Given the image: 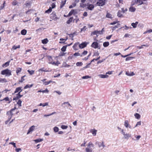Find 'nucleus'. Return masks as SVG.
I'll list each match as a JSON object with an SVG mask.
<instances>
[{"label": "nucleus", "instance_id": "obj_1", "mask_svg": "<svg viewBox=\"0 0 152 152\" xmlns=\"http://www.w3.org/2000/svg\"><path fill=\"white\" fill-rule=\"evenodd\" d=\"M1 74L2 75H6L8 76H9L11 75V71L8 69H6L2 71Z\"/></svg>", "mask_w": 152, "mask_h": 152}, {"label": "nucleus", "instance_id": "obj_2", "mask_svg": "<svg viewBox=\"0 0 152 152\" xmlns=\"http://www.w3.org/2000/svg\"><path fill=\"white\" fill-rule=\"evenodd\" d=\"M121 133L123 135L124 138L125 139L128 140L129 138L131 137V134L129 133H125V132H124L123 129L121 130Z\"/></svg>", "mask_w": 152, "mask_h": 152}, {"label": "nucleus", "instance_id": "obj_3", "mask_svg": "<svg viewBox=\"0 0 152 152\" xmlns=\"http://www.w3.org/2000/svg\"><path fill=\"white\" fill-rule=\"evenodd\" d=\"M105 0H99L96 3V4L99 6H102L105 5Z\"/></svg>", "mask_w": 152, "mask_h": 152}, {"label": "nucleus", "instance_id": "obj_4", "mask_svg": "<svg viewBox=\"0 0 152 152\" xmlns=\"http://www.w3.org/2000/svg\"><path fill=\"white\" fill-rule=\"evenodd\" d=\"M91 47L95 49L98 48L99 49H100V47H99L98 44L96 42H93L91 45Z\"/></svg>", "mask_w": 152, "mask_h": 152}, {"label": "nucleus", "instance_id": "obj_5", "mask_svg": "<svg viewBox=\"0 0 152 152\" xmlns=\"http://www.w3.org/2000/svg\"><path fill=\"white\" fill-rule=\"evenodd\" d=\"M88 44V43L86 42H82L81 44L79 45L80 48L82 49L86 47L87 45Z\"/></svg>", "mask_w": 152, "mask_h": 152}, {"label": "nucleus", "instance_id": "obj_6", "mask_svg": "<svg viewBox=\"0 0 152 152\" xmlns=\"http://www.w3.org/2000/svg\"><path fill=\"white\" fill-rule=\"evenodd\" d=\"M50 18L55 21L58 19V18L56 17V13L54 12H53L51 14Z\"/></svg>", "mask_w": 152, "mask_h": 152}, {"label": "nucleus", "instance_id": "obj_7", "mask_svg": "<svg viewBox=\"0 0 152 152\" xmlns=\"http://www.w3.org/2000/svg\"><path fill=\"white\" fill-rule=\"evenodd\" d=\"M77 13V11L76 10H72L69 12L68 15V16H70L72 14H75Z\"/></svg>", "mask_w": 152, "mask_h": 152}, {"label": "nucleus", "instance_id": "obj_8", "mask_svg": "<svg viewBox=\"0 0 152 152\" xmlns=\"http://www.w3.org/2000/svg\"><path fill=\"white\" fill-rule=\"evenodd\" d=\"M124 125L126 128L129 127L130 129H132L131 126L129 124L128 121L127 120H125Z\"/></svg>", "mask_w": 152, "mask_h": 152}, {"label": "nucleus", "instance_id": "obj_9", "mask_svg": "<svg viewBox=\"0 0 152 152\" xmlns=\"http://www.w3.org/2000/svg\"><path fill=\"white\" fill-rule=\"evenodd\" d=\"M35 126H31L29 129L27 133V134H28L34 130Z\"/></svg>", "mask_w": 152, "mask_h": 152}, {"label": "nucleus", "instance_id": "obj_10", "mask_svg": "<svg viewBox=\"0 0 152 152\" xmlns=\"http://www.w3.org/2000/svg\"><path fill=\"white\" fill-rule=\"evenodd\" d=\"M20 92H19L17 94V96L15 98L13 99V100H15L20 98V97L23 96V95H21L20 94Z\"/></svg>", "mask_w": 152, "mask_h": 152}, {"label": "nucleus", "instance_id": "obj_11", "mask_svg": "<svg viewBox=\"0 0 152 152\" xmlns=\"http://www.w3.org/2000/svg\"><path fill=\"white\" fill-rule=\"evenodd\" d=\"M96 143L98 144L99 147L100 148L101 147H102L103 148H104L105 147V145L104 144L103 142H102V143L97 142Z\"/></svg>", "mask_w": 152, "mask_h": 152}, {"label": "nucleus", "instance_id": "obj_12", "mask_svg": "<svg viewBox=\"0 0 152 152\" xmlns=\"http://www.w3.org/2000/svg\"><path fill=\"white\" fill-rule=\"evenodd\" d=\"M126 74L129 76H132L134 75V74L133 72L127 71L126 72Z\"/></svg>", "mask_w": 152, "mask_h": 152}, {"label": "nucleus", "instance_id": "obj_13", "mask_svg": "<svg viewBox=\"0 0 152 152\" xmlns=\"http://www.w3.org/2000/svg\"><path fill=\"white\" fill-rule=\"evenodd\" d=\"M94 7V5L92 4H89L87 7V8L91 10H93Z\"/></svg>", "mask_w": 152, "mask_h": 152}, {"label": "nucleus", "instance_id": "obj_14", "mask_svg": "<svg viewBox=\"0 0 152 152\" xmlns=\"http://www.w3.org/2000/svg\"><path fill=\"white\" fill-rule=\"evenodd\" d=\"M22 91V89H21V87H19L15 89V90L14 92L15 93H17L18 92H20Z\"/></svg>", "mask_w": 152, "mask_h": 152}, {"label": "nucleus", "instance_id": "obj_15", "mask_svg": "<svg viewBox=\"0 0 152 152\" xmlns=\"http://www.w3.org/2000/svg\"><path fill=\"white\" fill-rule=\"evenodd\" d=\"M48 42V40L47 38L45 39L42 40V42L44 44H46Z\"/></svg>", "mask_w": 152, "mask_h": 152}, {"label": "nucleus", "instance_id": "obj_16", "mask_svg": "<svg viewBox=\"0 0 152 152\" xmlns=\"http://www.w3.org/2000/svg\"><path fill=\"white\" fill-rule=\"evenodd\" d=\"M79 43L77 42L75 43L74 45H73V48L75 50H77V46L79 45Z\"/></svg>", "mask_w": 152, "mask_h": 152}, {"label": "nucleus", "instance_id": "obj_17", "mask_svg": "<svg viewBox=\"0 0 152 152\" xmlns=\"http://www.w3.org/2000/svg\"><path fill=\"white\" fill-rule=\"evenodd\" d=\"M66 0H65L64 1H62L61 3L60 4V8H61L63 7L64 6V5L65 4L66 2Z\"/></svg>", "mask_w": 152, "mask_h": 152}, {"label": "nucleus", "instance_id": "obj_18", "mask_svg": "<svg viewBox=\"0 0 152 152\" xmlns=\"http://www.w3.org/2000/svg\"><path fill=\"white\" fill-rule=\"evenodd\" d=\"M136 8L133 7H130L129 9V11L131 12H134L135 11Z\"/></svg>", "mask_w": 152, "mask_h": 152}, {"label": "nucleus", "instance_id": "obj_19", "mask_svg": "<svg viewBox=\"0 0 152 152\" xmlns=\"http://www.w3.org/2000/svg\"><path fill=\"white\" fill-rule=\"evenodd\" d=\"M100 77L101 78H107L108 77V76L107 75H99Z\"/></svg>", "mask_w": 152, "mask_h": 152}, {"label": "nucleus", "instance_id": "obj_20", "mask_svg": "<svg viewBox=\"0 0 152 152\" xmlns=\"http://www.w3.org/2000/svg\"><path fill=\"white\" fill-rule=\"evenodd\" d=\"M138 23V22L136 21L135 23H132L131 24V25L132 26L133 28H135L136 27Z\"/></svg>", "mask_w": 152, "mask_h": 152}, {"label": "nucleus", "instance_id": "obj_21", "mask_svg": "<svg viewBox=\"0 0 152 152\" xmlns=\"http://www.w3.org/2000/svg\"><path fill=\"white\" fill-rule=\"evenodd\" d=\"M3 100H4L6 101H9V102H8V103H10L11 102V100H10V99L8 97H6Z\"/></svg>", "mask_w": 152, "mask_h": 152}, {"label": "nucleus", "instance_id": "obj_22", "mask_svg": "<svg viewBox=\"0 0 152 152\" xmlns=\"http://www.w3.org/2000/svg\"><path fill=\"white\" fill-rule=\"evenodd\" d=\"M33 86V84H31V85L27 84L25 86L24 88V89H26L28 88L31 87Z\"/></svg>", "mask_w": 152, "mask_h": 152}, {"label": "nucleus", "instance_id": "obj_23", "mask_svg": "<svg viewBox=\"0 0 152 152\" xmlns=\"http://www.w3.org/2000/svg\"><path fill=\"white\" fill-rule=\"evenodd\" d=\"M109 45V43L108 42H105L103 43V45L105 47H107Z\"/></svg>", "mask_w": 152, "mask_h": 152}, {"label": "nucleus", "instance_id": "obj_24", "mask_svg": "<svg viewBox=\"0 0 152 152\" xmlns=\"http://www.w3.org/2000/svg\"><path fill=\"white\" fill-rule=\"evenodd\" d=\"M52 11V9L51 7H50L49 9L47 10H46L45 12V13H50Z\"/></svg>", "mask_w": 152, "mask_h": 152}, {"label": "nucleus", "instance_id": "obj_25", "mask_svg": "<svg viewBox=\"0 0 152 152\" xmlns=\"http://www.w3.org/2000/svg\"><path fill=\"white\" fill-rule=\"evenodd\" d=\"M48 91H48V89L47 88H46L45 90L41 91V90H40L38 91V92H42L43 93H48Z\"/></svg>", "mask_w": 152, "mask_h": 152}, {"label": "nucleus", "instance_id": "obj_26", "mask_svg": "<svg viewBox=\"0 0 152 152\" xmlns=\"http://www.w3.org/2000/svg\"><path fill=\"white\" fill-rule=\"evenodd\" d=\"M26 32L27 31L25 29H23L21 31V33L23 35H25L26 34Z\"/></svg>", "mask_w": 152, "mask_h": 152}, {"label": "nucleus", "instance_id": "obj_27", "mask_svg": "<svg viewBox=\"0 0 152 152\" xmlns=\"http://www.w3.org/2000/svg\"><path fill=\"white\" fill-rule=\"evenodd\" d=\"M9 63L10 62L8 61L6 62V63L3 64L2 66V67H5L9 65Z\"/></svg>", "mask_w": 152, "mask_h": 152}, {"label": "nucleus", "instance_id": "obj_28", "mask_svg": "<svg viewBox=\"0 0 152 152\" xmlns=\"http://www.w3.org/2000/svg\"><path fill=\"white\" fill-rule=\"evenodd\" d=\"M7 81L6 79L5 78L2 79L1 78H0V83H4L6 82Z\"/></svg>", "mask_w": 152, "mask_h": 152}, {"label": "nucleus", "instance_id": "obj_29", "mask_svg": "<svg viewBox=\"0 0 152 152\" xmlns=\"http://www.w3.org/2000/svg\"><path fill=\"white\" fill-rule=\"evenodd\" d=\"M134 115L135 117L137 119H139L140 117V115L139 114L137 113H136L134 114Z\"/></svg>", "mask_w": 152, "mask_h": 152}, {"label": "nucleus", "instance_id": "obj_30", "mask_svg": "<svg viewBox=\"0 0 152 152\" xmlns=\"http://www.w3.org/2000/svg\"><path fill=\"white\" fill-rule=\"evenodd\" d=\"M73 19V17H70L69 18V20L67 21V22H66L67 23L69 24L70 23H71L72 22Z\"/></svg>", "mask_w": 152, "mask_h": 152}, {"label": "nucleus", "instance_id": "obj_31", "mask_svg": "<svg viewBox=\"0 0 152 152\" xmlns=\"http://www.w3.org/2000/svg\"><path fill=\"white\" fill-rule=\"evenodd\" d=\"M94 146V145L91 142H89L88 145V148H90L91 147H93Z\"/></svg>", "mask_w": 152, "mask_h": 152}, {"label": "nucleus", "instance_id": "obj_32", "mask_svg": "<svg viewBox=\"0 0 152 152\" xmlns=\"http://www.w3.org/2000/svg\"><path fill=\"white\" fill-rule=\"evenodd\" d=\"M121 12L120 10H119L118 12L117 16L121 18L123 17V15H122V14H121Z\"/></svg>", "mask_w": 152, "mask_h": 152}, {"label": "nucleus", "instance_id": "obj_33", "mask_svg": "<svg viewBox=\"0 0 152 152\" xmlns=\"http://www.w3.org/2000/svg\"><path fill=\"white\" fill-rule=\"evenodd\" d=\"M106 17L107 18H112V15L110 14L108 12H107V15H106Z\"/></svg>", "mask_w": 152, "mask_h": 152}, {"label": "nucleus", "instance_id": "obj_34", "mask_svg": "<svg viewBox=\"0 0 152 152\" xmlns=\"http://www.w3.org/2000/svg\"><path fill=\"white\" fill-rule=\"evenodd\" d=\"M67 104L69 106H71L70 104L68 102H64L63 104H62L61 106L62 107H65V106H64V104Z\"/></svg>", "mask_w": 152, "mask_h": 152}, {"label": "nucleus", "instance_id": "obj_35", "mask_svg": "<svg viewBox=\"0 0 152 152\" xmlns=\"http://www.w3.org/2000/svg\"><path fill=\"white\" fill-rule=\"evenodd\" d=\"M43 140V139H36L34 140V141L36 143H38V142L42 141Z\"/></svg>", "mask_w": 152, "mask_h": 152}, {"label": "nucleus", "instance_id": "obj_36", "mask_svg": "<svg viewBox=\"0 0 152 152\" xmlns=\"http://www.w3.org/2000/svg\"><path fill=\"white\" fill-rule=\"evenodd\" d=\"M67 45L64 46L61 49V50L63 52L65 51Z\"/></svg>", "mask_w": 152, "mask_h": 152}, {"label": "nucleus", "instance_id": "obj_37", "mask_svg": "<svg viewBox=\"0 0 152 152\" xmlns=\"http://www.w3.org/2000/svg\"><path fill=\"white\" fill-rule=\"evenodd\" d=\"M86 152H92V150L88 148H86Z\"/></svg>", "mask_w": 152, "mask_h": 152}, {"label": "nucleus", "instance_id": "obj_38", "mask_svg": "<svg viewBox=\"0 0 152 152\" xmlns=\"http://www.w3.org/2000/svg\"><path fill=\"white\" fill-rule=\"evenodd\" d=\"M76 3H73L72 4V5H70V6H69V8L70 9L72 8L73 7H75V6H76Z\"/></svg>", "mask_w": 152, "mask_h": 152}, {"label": "nucleus", "instance_id": "obj_39", "mask_svg": "<svg viewBox=\"0 0 152 152\" xmlns=\"http://www.w3.org/2000/svg\"><path fill=\"white\" fill-rule=\"evenodd\" d=\"M91 77L89 76L88 75H86L85 76H83L82 77V79H87L89 78H91Z\"/></svg>", "mask_w": 152, "mask_h": 152}, {"label": "nucleus", "instance_id": "obj_40", "mask_svg": "<svg viewBox=\"0 0 152 152\" xmlns=\"http://www.w3.org/2000/svg\"><path fill=\"white\" fill-rule=\"evenodd\" d=\"M73 56H80L81 57L82 56V55H81L80 53H75L73 54Z\"/></svg>", "mask_w": 152, "mask_h": 152}, {"label": "nucleus", "instance_id": "obj_41", "mask_svg": "<svg viewBox=\"0 0 152 152\" xmlns=\"http://www.w3.org/2000/svg\"><path fill=\"white\" fill-rule=\"evenodd\" d=\"M83 65V63L82 62H77L76 63V65L77 66H81Z\"/></svg>", "mask_w": 152, "mask_h": 152}, {"label": "nucleus", "instance_id": "obj_42", "mask_svg": "<svg viewBox=\"0 0 152 152\" xmlns=\"http://www.w3.org/2000/svg\"><path fill=\"white\" fill-rule=\"evenodd\" d=\"M27 71L29 72V73L30 74V75H32L33 74L34 72V71L33 70L30 71L28 70Z\"/></svg>", "mask_w": 152, "mask_h": 152}, {"label": "nucleus", "instance_id": "obj_43", "mask_svg": "<svg viewBox=\"0 0 152 152\" xmlns=\"http://www.w3.org/2000/svg\"><path fill=\"white\" fill-rule=\"evenodd\" d=\"M137 1L139 3V5H141L143 4L142 0H137Z\"/></svg>", "mask_w": 152, "mask_h": 152}, {"label": "nucleus", "instance_id": "obj_44", "mask_svg": "<svg viewBox=\"0 0 152 152\" xmlns=\"http://www.w3.org/2000/svg\"><path fill=\"white\" fill-rule=\"evenodd\" d=\"M21 102H22V101H21V100L20 99H19L18 102H17V104L18 105H19V106H21Z\"/></svg>", "mask_w": 152, "mask_h": 152}, {"label": "nucleus", "instance_id": "obj_45", "mask_svg": "<svg viewBox=\"0 0 152 152\" xmlns=\"http://www.w3.org/2000/svg\"><path fill=\"white\" fill-rule=\"evenodd\" d=\"M15 110V109H12L10 110V115L9 116V117H10V116H11V117H12V116L13 115V113H12V111H14Z\"/></svg>", "mask_w": 152, "mask_h": 152}, {"label": "nucleus", "instance_id": "obj_46", "mask_svg": "<svg viewBox=\"0 0 152 152\" xmlns=\"http://www.w3.org/2000/svg\"><path fill=\"white\" fill-rule=\"evenodd\" d=\"M52 81H45L44 82V84L45 85H47L49 84Z\"/></svg>", "mask_w": 152, "mask_h": 152}, {"label": "nucleus", "instance_id": "obj_47", "mask_svg": "<svg viewBox=\"0 0 152 152\" xmlns=\"http://www.w3.org/2000/svg\"><path fill=\"white\" fill-rule=\"evenodd\" d=\"M58 128L57 127H55L54 128V131L55 132H57L58 131Z\"/></svg>", "mask_w": 152, "mask_h": 152}, {"label": "nucleus", "instance_id": "obj_48", "mask_svg": "<svg viewBox=\"0 0 152 152\" xmlns=\"http://www.w3.org/2000/svg\"><path fill=\"white\" fill-rule=\"evenodd\" d=\"M97 132V130H95V129H94L92 132V134L94 136H95L96 134V132Z\"/></svg>", "mask_w": 152, "mask_h": 152}, {"label": "nucleus", "instance_id": "obj_49", "mask_svg": "<svg viewBox=\"0 0 152 152\" xmlns=\"http://www.w3.org/2000/svg\"><path fill=\"white\" fill-rule=\"evenodd\" d=\"M75 34V33H73V34H69L70 37H72V40H73V37H74V35Z\"/></svg>", "mask_w": 152, "mask_h": 152}, {"label": "nucleus", "instance_id": "obj_50", "mask_svg": "<svg viewBox=\"0 0 152 152\" xmlns=\"http://www.w3.org/2000/svg\"><path fill=\"white\" fill-rule=\"evenodd\" d=\"M134 58V57H127L126 59V61H128L129 60H130L132 59V58Z\"/></svg>", "mask_w": 152, "mask_h": 152}, {"label": "nucleus", "instance_id": "obj_51", "mask_svg": "<svg viewBox=\"0 0 152 152\" xmlns=\"http://www.w3.org/2000/svg\"><path fill=\"white\" fill-rule=\"evenodd\" d=\"M61 128L63 129H66L67 128V126L65 125H62L61 126Z\"/></svg>", "mask_w": 152, "mask_h": 152}, {"label": "nucleus", "instance_id": "obj_52", "mask_svg": "<svg viewBox=\"0 0 152 152\" xmlns=\"http://www.w3.org/2000/svg\"><path fill=\"white\" fill-rule=\"evenodd\" d=\"M99 53H98V51L96 52H94L93 56H99Z\"/></svg>", "mask_w": 152, "mask_h": 152}, {"label": "nucleus", "instance_id": "obj_53", "mask_svg": "<svg viewBox=\"0 0 152 152\" xmlns=\"http://www.w3.org/2000/svg\"><path fill=\"white\" fill-rule=\"evenodd\" d=\"M9 144L12 145L14 147L16 148L15 143L14 142H10L9 143Z\"/></svg>", "mask_w": 152, "mask_h": 152}, {"label": "nucleus", "instance_id": "obj_54", "mask_svg": "<svg viewBox=\"0 0 152 152\" xmlns=\"http://www.w3.org/2000/svg\"><path fill=\"white\" fill-rule=\"evenodd\" d=\"M97 31H93L91 35H96L97 36H98V35H97Z\"/></svg>", "mask_w": 152, "mask_h": 152}, {"label": "nucleus", "instance_id": "obj_55", "mask_svg": "<svg viewBox=\"0 0 152 152\" xmlns=\"http://www.w3.org/2000/svg\"><path fill=\"white\" fill-rule=\"evenodd\" d=\"M21 69L20 68H19L17 69L16 71V72L18 74V73L20 72L21 71Z\"/></svg>", "mask_w": 152, "mask_h": 152}, {"label": "nucleus", "instance_id": "obj_56", "mask_svg": "<svg viewBox=\"0 0 152 152\" xmlns=\"http://www.w3.org/2000/svg\"><path fill=\"white\" fill-rule=\"evenodd\" d=\"M105 60V59H103L101 60H99L97 62V64H98L99 63H102L103 62L104 60Z\"/></svg>", "mask_w": 152, "mask_h": 152}, {"label": "nucleus", "instance_id": "obj_57", "mask_svg": "<svg viewBox=\"0 0 152 152\" xmlns=\"http://www.w3.org/2000/svg\"><path fill=\"white\" fill-rule=\"evenodd\" d=\"M11 118V116H10V117L9 118L8 120L5 122V124H8V122L10 120Z\"/></svg>", "mask_w": 152, "mask_h": 152}, {"label": "nucleus", "instance_id": "obj_58", "mask_svg": "<svg viewBox=\"0 0 152 152\" xmlns=\"http://www.w3.org/2000/svg\"><path fill=\"white\" fill-rule=\"evenodd\" d=\"M25 76H26V75H24V76H22L21 77V80H20L19 81V82H22L24 80V78Z\"/></svg>", "mask_w": 152, "mask_h": 152}, {"label": "nucleus", "instance_id": "obj_59", "mask_svg": "<svg viewBox=\"0 0 152 152\" xmlns=\"http://www.w3.org/2000/svg\"><path fill=\"white\" fill-rule=\"evenodd\" d=\"M87 53H88V52H87V51L85 50L82 53V54L81 55H82V56L83 55H85L87 54Z\"/></svg>", "mask_w": 152, "mask_h": 152}, {"label": "nucleus", "instance_id": "obj_60", "mask_svg": "<svg viewBox=\"0 0 152 152\" xmlns=\"http://www.w3.org/2000/svg\"><path fill=\"white\" fill-rule=\"evenodd\" d=\"M141 122L140 121H139L137 122L136 124L135 127H136L137 126H138V125H141Z\"/></svg>", "mask_w": 152, "mask_h": 152}, {"label": "nucleus", "instance_id": "obj_61", "mask_svg": "<svg viewBox=\"0 0 152 152\" xmlns=\"http://www.w3.org/2000/svg\"><path fill=\"white\" fill-rule=\"evenodd\" d=\"M51 7H52L51 8H52V9L55 8L56 7L55 3H53L51 4Z\"/></svg>", "mask_w": 152, "mask_h": 152}, {"label": "nucleus", "instance_id": "obj_62", "mask_svg": "<svg viewBox=\"0 0 152 152\" xmlns=\"http://www.w3.org/2000/svg\"><path fill=\"white\" fill-rule=\"evenodd\" d=\"M86 28V26H84L83 28H82L81 29V32H82L83 31H85Z\"/></svg>", "mask_w": 152, "mask_h": 152}, {"label": "nucleus", "instance_id": "obj_63", "mask_svg": "<svg viewBox=\"0 0 152 152\" xmlns=\"http://www.w3.org/2000/svg\"><path fill=\"white\" fill-rule=\"evenodd\" d=\"M91 53H90L89 55L88 56H87V57H86L84 59V60H87L88 59V57L91 55Z\"/></svg>", "mask_w": 152, "mask_h": 152}, {"label": "nucleus", "instance_id": "obj_64", "mask_svg": "<svg viewBox=\"0 0 152 152\" xmlns=\"http://www.w3.org/2000/svg\"><path fill=\"white\" fill-rule=\"evenodd\" d=\"M52 64L53 65H56L58 66V64H60V63H58L57 62H56L55 63V62H53V63H52Z\"/></svg>", "mask_w": 152, "mask_h": 152}]
</instances>
